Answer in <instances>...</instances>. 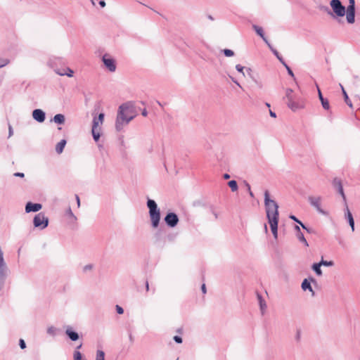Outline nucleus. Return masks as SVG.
I'll list each match as a JSON object with an SVG mask.
<instances>
[{"label": "nucleus", "instance_id": "nucleus-1", "mask_svg": "<svg viewBox=\"0 0 360 360\" xmlns=\"http://www.w3.org/2000/svg\"><path fill=\"white\" fill-rule=\"evenodd\" d=\"M264 202L266 207V215L272 233L275 238H277L278 205L274 200L269 198V193L268 191H266L264 193Z\"/></svg>", "mask_w": 360, "mask_h": 360}, {"label": "nucleus", "instance_id": "nucleus-2", "mask_svg": "<svg viewBox=\"0 0 360 360\" xmlns=\"http://www.w3.org/2000/svg\"><path fill=\"white\" fill-rule=\"evenodd\" d=\"M136 115L134 106L130 103L121 105L116 119L115 127L120 131Z\"/></svg>", "mask_w": 360, "mask_h": 360}, {"label": "nucleus", "instance_id": "nucleus-3", "mask_svg": "<svg viewBox=\"0 0 360 360\" xmlns=\"http://www.w3.org/2000/svg\"><path fill=\"white\" fill-rule=\"evenodd\" d=\"M286 98L288 99L287 105L293 111H296L300 109H302L305 106L304 101L297 97L292 90L287 89L285 93Z\"/></svg>", "mask_w": 360, "mask_h": 360}, {"label": "nucleus", "instance_id": "nucleus-4", "mask_svg": "<svg viewBox=\"0 0 360 360\" xmlns=\"http://www.w3.org/2000/svg\"><path fill=\"white\" fill-rule=\"evenodd\" d=\"M147 205L149 208L152 225L154 228H157L160 219V210L158 208L157 204L153 200L149 199L147 202Z\"/></svg>", "mask_w": 360, "mask_h": 360}, {"label": "nucleus", "instance_id": "nucleus-5", "mask_svg": "<svg viewBox=\"0 0 360 360\" xmlns=\"http://www.w3.org/2000/svg\"><path fill=\"white\" fill-rule=\"evenodd\" d=\"M104 122V114L100 113L98 117H94L93 119L91 133L94 139L98 141L101 136V127Z\"/></svg>", "mask_w": 360, "mask_h": 360}, {"label": "nucleus", "instance_id": "nucleus-6", "mask_svg": "<svg viewBox=\"0 0 360 360\" xmlns=\"http://www.w3.org/2000/svg\"><path fill=\"white\" fill-rule=\"evenodd\" d=\"M330 5L333 12L340 17H342L345 14V7L342 5L340 0H332Z\"/></svg>", "mask_w": 360, "mask_h": 360}, {"label": "nucleus", "instance_id": "nucleus-7", "mask_svg": "<svg viewBox=\"0 0 360 360\" xmlns=\"http://www.w3.org/2000/svg\"><path fill=\"white\" fill-rule=\"evenodd\" d=\"M48 218L43 213L37 214L34 218V225L36 227L44 229L48 226Z\"/></svg>", "mask_w": 360, "mask_h": 360}, {"label": "nucleus", "instance_id": "nucleus-8", "mask_svg": "<svg viewBox=\"0 0 360 360\" xmlns=\"http://www.w3.org/2000/svg\"><path fill=\"white\" fill-rule=\"evenodd\" d=\"M349 5L347 9V20L349 23L354 22V13H355V2L354 0H349Z\"/></svg>", "mask_w": 360, "mask_h": 360}, {"label": "nucleus", "instance_id": "nucleus-9", "mask_svg": "<svg viewBox=\"0 0 360 360\" xmlns=\"http://www.w3.org/2000/svg\"><path fill=\"white\" fill-rule=\"evenodd\" d=\"M103 62L105 67L110 71L115 72L116 70L115 61L109 55L105 54L103 56Z\"/></svg>", "mask_w": 360, "mask_h": 360}, {"label": "nucleus", "instance_id": "nucleus-10", "mask_svg": "<svg viewBox=\"0 0 360 360\" xmlns=\"http://www.w3.org/2000/svg\"><path fill=\"white\" fill-rule=\"evenodd\" d=\"M165 221L168 226L174 227L179 222V218L176 214L171 212L166 215Z\"/></svg>", "mask_w": 360, "mask_h": 360}, {"label": "nucleus", "instance_id": "nucleus-11", "mask_svg": "<svg viewBox=\"0 0 360 360\" xmlns=\"http://www.w3.org/2000/svg\"><path fill=\"white\" fill-rule=\"evenodd\" d=\"M309 201L319 212H322L321 209V198L319 196H309Z\"/></svg>", "mask_w": 360, "mask_h": 360}, {"label": "nucleus", "instance_id": "nucleus-12", "mask_svg": "<svg viewBox=\"0 0 360 360\" xmlns=\"http://www.w3.org/2000/svg\"><path fill=\"white\" fill-rule=\"evenodd\" d=\"M333 185L334 186V187L338 188L340 194L342 195L343 200L345 201L346 200V197H345V195L344 193V191H343V187H342L341 179H339V178H335L333 180Z\"/></svg>", "mask_w": 360, "mask_h": 360}, {"label": "nucleus", "instance_id": "nucleus-13", "mask_svg": "<svg viewBox=\"0 0 360 360\" xmlns=\"http://www.w3.org/2000/svg\"><path fill=\"white\" fill-rule=\"evenodd\" d=\"M41 205L39 203L27 202L25 206L26 212H37L41 209Z\"/></svg>", "mask_w": 360, "mask_h": 360}, {"label": "nucleus", "instance_id": "nucleus-14", "mask_svg": "<svg viewBox=\"0 0 360 360\" xmlns=\"http://www.w3.org/2000/svg\"><path fill=\"white\" fill-rule=\"evenodd\" d=\"M32 116H33V118L39 122H42L44 121L45 120V114L44 112L40 110V109H37V110H34L32 112Z\"/></svg>", "mask_w": 360, "mask_h": 360}, {"label": "nucleus", "instance_id": "nucleus-15", "mask_svg": "<svg viewBox=\"0 0 360 360\" xmlns=\"http://www.w3.org/2000/svg\"><path fill=\"white\" fill-rule=\"evenodd\" d=\"M65 334L72 341H76L79 339V335L77 333L72 330V328L68 327L65 330Z\"/></svg>", "mask_w": 360, "mask_h": 360}, {"label": "nucleus", "instance_id": "nucleus-16", "mask_svg": "<svg viewBox=\"0 0 360 360\" xmlns=\"http://www.w3.org/2000/svg\"><path fill=\"white\" fill-rule=\"evenodd\" d=\"M56 73L60 76L67 75L69 77H72L73 76V70L69 68L58 70H56Z\"/></svg>", "mask_w": 360, "mask_h": 360}, {"label": "nucleus", "instance_id": "nucleus-17", "mask_svg": "<svg viewBox=\"0 0 360 360\" xmlns=\"http://www.w3.org/2000/svg\"><path fill=\"white\" fill-rule=\"evenodd\" d=\"M346 217L349 221V225L352 228V231L354 230V221L352 213L350 212L348 207H346Z\"/></svg>", "mask_w": 360, "mask_h": 360}, {"label": "nucleus", "instance_id": "nucleus-18", "mask_svg": "<svg viewBox=\"0 0 360 360\" xmlns=\"http://www.w3.org/2000/svg\"><path fill=\"white\" fill-rule=\"evenodd\" d=\"M319 99L321 102V104H322V106L324 109L326 110H328L329 108H330V105H329V102L327 99H325L323 96H322V94L320 91V89H319Z\"/></svg>", "mask_w": 360, "mask_h": 360}, {"label": "nucleus", "instance_id": "nucleus-19", "mask_svg": "<svg viewBox=\"0 0 360 360\" xmlns=\"http://www.w3.org/2000/svg\"><path fill=\"white\" fill-rule=\"evenodd\" d=\"M65 144H66L65 140H61L59 143H58V144L56 145V150L58 154H60L63 152Z\"/></svg>", "mask_w": 360, "mask_h": 360}, {"label": "nucleus", "instance_id": "nucleus-20", "mask_svg": "<svg viewBox=\"0 0 360 360\" xmlns=\"http://www.w3.org/2000/svg\"><path fill=\"white\" fill-rule=\"evenodd\" d=\"M82 344H80L77 347V349L74 352L73 357L74 360H85L82 359V355L80 352L78 351L79 349L82 347Z\"/></svg>", "mask_w": 360, "mask_h": 360}, {"label": "nucleus", "instance_id": "nucleus-21", "mask_svg": "<svg viewBox=\"0 0 360 360\" xmlns=\"http://www.w3.org/2000/svg\"><path fill=\"white\" fill-rule=\"evenodd\" d=\"M53 120L56 123L63 124L65 122V116L62 114H57L54 116Z\"/></svg>", "mask_w": 360, "mask_h": 360}, {"label": "nucleus", "instance_id": "nucleus-22", "mask_svg": "<svg viewBox=\"0 0 360 360\" xmlns=\"http://www.w3.org/2000/svg\"><path fill=\"white\" fill-rule=\"evenodd\" d=\"M5 262L4 261L3 252L0 249V276H2L4 274V268H5Z\"/></svg>", "mask_w": 360, "mask_h": 360}, {"label": "nucleus", "instance_id": "nucleus-23", "mask_svg": "<svg viewBox=\"0 0 360 360\" xmlns=\"http://www.w3.org/2000/svg\"><path fill=\"white\" fill-rule=\"evenodd\" d=\"M321 264L315 263L312 266L313 270L316 272V274L319 276L322 275V271L321 270Z\"/></svg>", "mask_w": 360, "mask_h": 360}, {"label": "nucleus", "instance_id": "nucleus-24", "mask_svg": "<svg viewBox=\"0 0 360 360\" xmlns=\"http://www.w3.org/2000/svg\"><path fill=\"white\" fill-rule=\"evenodd\" d=\"M302 288L303 289V290H306L309 289L310 291L313 292L311 286L309 282H308V281L307 279H304L303 281V282L302 283Z\"/></svg>", "mask_w": 360, "mask_h": 360}, {"label": "nucleus", "instance_id": "nucleus-25", "mask_svg": "<svg viewBox=\"0 0 360 360\" xmlns=\"http://www.w3.org/2000/svg\"><path fill=\"white\" fill-rule=\"evenodd\" d=\"M342 93H343V95H344V98H345V101L346 102V103L350 107V108H352V101L349 100L348 96H347V94L346 93L345 90L344 89V88L342 86Z\"/></svg>", "mask_w": 360, "mask_h": 360}, {"label": "nucleus", "instance_id": "nucleus-26", "mask_svg": "<svg viewBox=\"0 0 360 360\" xmlns=\"http://www.w3.org/2000/svg\"><path fill=\"white\" fill-rule=\"evenodd\" d=\"M228 184L232 191H236L238 190V185L236 181L231 180L228 183Z\"/></svg>", "mask_w": 360, "mask_h": 360}, {"label": "nucleus", "instance_id": "nucleus-27", "mask_svg": "<svg viewBox=\"0 0 360 360\" xmlns=\"http://www.w3.org/2000/svg\"><path fill=\"white\" fill-rule=\"evenodd\" d=\"M255 30L256 31L257 34H259L264 41H266V39L264 36L263 30L262 27L258 26H254Z\"/></svg>", "mask_w": 360, "mask_h": 360}, {"label": "nucleus", "instance_id": "nucleus-28", "mask_svg": "<svg viewBox=\"0 0 360 360\" xmlns=\"http://www.w3.org/2000/svg\"><path fill=\"white\" fill-rule=\"evenodd\" d=\"M96 360H105V353L101 350L97 351Z\"/></svg>", "mask_w": 360, "mask_h": 360}, {"label": "nucleus", "instance_id": "nucleus-29", "mask_svg": "<svg viewBox=\"0 0 360 360\" xmlns=\"http://www.w3.org/2000/svg\"><path fill=\"white\" fill-rule=\"evenodd\" d=\"M319 263L321 264V266L323 265L327 266H331L334 264L333 261H324L323 259Z\"/></svg>", "mask_w": 360, "mask_h": 360}, {"label": "nucleus", "instance_id": "nucleus-30", "mask_svg": "<svg viewBox=\"0 0 360 360\" xmlns=\"http://www.w3.org/2000/svg\"><path fill=\"white\" fill-rule=\"evenodd\" d=\"M297 237L299 238L300 240H301L302 242L304 243V244L308 246V243L305 239V238L304 237V235L302 233L300 232L298 233L297 234Z\"/></svg>", "mask_w": 360, "mask_h": 360}, {"label": "nucleus", "instance_id": "nucleus-31", "mask_svg": "<svg viewBox=\"0 0 360 360\" xmlns=\"http://www.w3.org/2000/svg\"><path fill=\"white\" fill-rule=\"evenodd\" d=\"M9 60L7 58L0 59V68L6 66L9 63Z\"/></svg>", "mask_w": 360, "mask_h": 360}, {"label": "nucleus", "instance_id": "nucleus-32", "mask_svg": "<svg viewBox=\"0 0 360 360\" xmlns=\"http://www.w3.org/2000/svg\"><path fill=\"white\" fill-rule=\"evenodd\" d=\"M224 53L227 57L233 56L234 54L233 51L230 49H224Z\"/></svg>", "mask_w": 360, "mask_h": 360}, {"label": "nucleus", "instance_id": "nucleus-33", "mask_svg": "<svg viewBox=\"0 0 360 360\" xmlns=\"http://www.w3.org/2000/svg\"><path fill=\"white\" fill-rule=\"evenodd\" d=\"M290 217V219H293L294 221L297 222L299 224H300L303 229H307L306 226L300 221H299L295 216L292 215Z\"/></svg>", "mask_w": 360, "mask_h": 360}, {"label": "nucleus", "instance_id": "nucleus-34", "mask_svg": "<svg viewBox=\"0 0 360 360\" xmlns=\"http://www.w3.org/2000/svg\"><path fill=\"white\" fill-rule=\"evenodd\" d=\"M47 332L50 335H54L56 333V328H54L53 326H51L48 328Z\"/></svg>", "mask_w": 360, "mask_h": 360}, {"label": "nucleus", "instance_id": "nucleus-35", "mask_svg": "<svg viewBox=\"0 0 360 360\" xmlns=\"http://www.w3.org/2000/svg\"><path fill=\"white\" fill-rule=\"evenodd\" d=\"M258 299L259 300L260 307L262 309H263L264 307H266V304L262 300V297L260 295H258Z\"/></svg>", "mask_w": 360, "mask_h": 360}, {"label": "nucleus", "instance_id": "nucleus-36", "mask_svg": "<svg viewBox=\"0 0 360 360\" xmlns=\"http://www.w3.org/2000/svg\"><path fill=\"white\" fill-rule=\"evenodd\" d=\"M116 309L119 314H122L124 312L123 309L121 307H120L119 305H116Z\"/></svg>", "mask_w": 360, "mask_h": 360}, {"label": "nucleus", "instance_id": "nucleus-37", "mask_svg": "<svg viewBox=\"0 0 360 360\" xmlns=\"http://www.w3.org/2000/svg\"><path fill=\"white\" fill-rule=\"evenodd\" d=\"M174 340L177 343H181L182 342V338L181 337H179V336H177V335L174 336Z\"/></svg>", "mask_w": 360, "mask_h": 360}, {"label": "nucleus", "instance_id": "nucleus-38", "mask_svg": "<svg viewBox=\"0 0 360 360\" xmlns=\"http://www.w3.org/2000/svg\"><path fill=\"white\" fill-rule=\"evenodd\" d=\"M236 68L238 72H240L243 73V75H244V73L243 72L244 68L243 66H241L240 65H237Z\"/></svg>", "mask_w": 360, "mask_h": 360}, {"label": "nucleus", "instance_id": "nucleus-39", "mask_svg": "<svg viewBox=\"0 0 360 360\" xmlns=\"http://www.w3.org/2000/svg\"><path fill=\"white\" fill-rule=\"evenodd\" d=\"M20 347L21 349H25L26 347L25 341L22 339L20 340Z\"/></svg>", "mask_w": 360, "mask_h": 360}, {"label": "nucleus", "instance_id": "nucleus-40", "mask_svg": "<svg viewBox=\"0 0 360 360\" xmlns=\"http://www.w3.org/2000/svg\"><path fill=\"white\" fill-rule=\"evenodd\" d=\"M14 176L19 177H24V174L21 172H16L14 174Z\"/></svg>", "mask_w": 360, "mask_h": 360}, {"label": "nucleus", "instance_id": "nucleus-41", "mask_svg": "<svg viewBox=\"0 0 360 360\" xmlns=\"http://www.w3.org/2000/svg\"><path fill=\"white\" fill-rule=\"evenodd\" d=\"M286 68H287L289 75H291L292 77H294V74H293L292 71L290 70V68L289 67H288L287 65H286Z\"/></svg>", "mask_w": 360, "mask_h": 360}, {"label": "nucleus", "instance_id": "nucleus-42", "mask_svg": "<svg viewBox=\"0 0 360 360\" xmlns=\"http://www.w3.org/2000/svg\"><path fill=\"white\" fill-rule=\"evenodd\" d=\"M202 288V292H203L204 294H205V293H206V287H205V284H202V288Z\"/></svg>", "mask_w": 360, "mask_h": 360}, {"label": "nucleus", "instance_id": "nucleus-43", "mask_svg": "<svg viewBox=\"0 0 360 360\" xmlns=\"http://www.w3.org/2000/svg\"><path fill=\"white\" fill-rule=\"evenodd\" d=\"M269 114H270L271 117H276V113H275V112H273L272 110H269Z\"/></svg>", "mask_w": 360, "mask_h": 360}, {"label": "nucleus", "instance_id": "nucleus-44", "mask_svg": "<svg viewBox=\"0 0 360 360\" xmlns=\"http://www.w3.org/2000/svg\"><path fill=\"white\" fill-rule=\"evenodd\" d=\"M99 4L101 7H104L105 6V2L104 1H100Z\"/></svg>", "mask_w": 360, "mask_h": 360}, {"label": "nucleus", "instance_id": "nucleus-45", "mask_svg": "<svg viewBox=\"0 0 360 360\" xmlns=\"http://www.w3.org/2000/svg\"><path fill=\"white\" fill-rule=\"evenodd\" d=\"M13 134L12 127L9 126V136H11Z\"/></svg>", "mask_w": 360, "mask_h": 360}, {"label": "nucleus", "instance_id": "nucleus-46", "mask_svg": "<svg viewBox=\"0 0 360 360\" xmlns=\"http://www.w3.org/2000/svg\"><path fill=\"white\" fill-rule=\"evenodd\" d=\"M142 115L144 116V117L147 116V111H146V110H143V111L142 112Z\"/></svg>", "mask_w": 360, "mask_h": 360}, {"label": "nucleus", "instance_id": "nucleus-47", "mask_svg": "<svg viewBox=\"0 0 360 360\" xmlns=\"http://www.w3.org/2000/svg\"><path fill=\"white\" fill-rule=\"evenodd\" d=\"M129 340H130V341H131V342H133V341H134V338H133V336H132L131 335H129Z\"/></svg>", "mask_w": 360, "mask_h": 360}, {"label": "nucleus", "instance_id": "nucleus-48", "mask_svg": "<svg viewBox=\"0 0 360 360\" xmlns=\"http://www.w3.org/2000/svg\"><path fill=\"white\" fill-rule=\"evenodd\" d=\"M224 179H229V175L228 174H225L224 175Z\"/></svg>", "mask_w": 360, "mask_h": 360}, {"label": "nucleus", "instance_id": "nucleus-49", "mask_svg": "<svg viewBox=\"0 0 360 360\" xmlns=\"http://www.w3.org/2000/svg\"><path fill=\"white\" fill-rule=\"evenodd\" d=\"M295 229L298 231V233L300 232V229L298 226H295Z\"/></svg>", "mask_w": 360, "mask_h": 360}, {"label": "nucleus", "instance_id": "nucleus-50", "mask_svg": "<svg viewBox=\"0 0 360 360\" xmlns=\"http://www.w3.org/2000/svg\"><path fill=\"white\" fill-rule=\"evenodd\" d=\"M248 189L250 190V195H251V196H252L253 195H252V193L250 191V186H249V185H248Z\"/></svg>", "mask_w": 360, "mask_h": 360}, {"label": "nucleus", "instance_id": "nucleus-51", "mask_svg": "<svg viewBox=\"0 0 360 360\" xmlns=\"http://www.w3.org/2000/svg\"><path fill=\"white\" fill-rule=\"evenodd\" d=\"M77 200L78 205H79L80 201H79V198L78 196H77Z\"/></svg>", "mask_w": 360, "mask_h": 360}, {"label": "nucleus", "instance_id": "nucleus-52", "mask_svg": "<svg viewBox=\"0 0 360 360\" xmlns=\"http://www.w3.org/2000/svg\"><path fill=\"white\" fill-rule=\"evenodd\" d=\"M149 286L148 282H146V290H148Z\"/></svg>", "mask_w": 360, "mask_h": 360}, {"label": "nucleus", "instance_id": "nucleus-53", "mask_svg": "<svg viewBox=\"0 0 360 360\" xmlns=\"http://www.w3.org/2000/svg\"><path fill=\"white\" fill-rule=\"evenodd\" d=\"M209 18H210V20H213V18H212V17L211 15H210V16H209Z\"/></svg>", "mask_w": 360, "mask_h": 360}, {"label": "nucleus", "instance_id": "nucleus-54", "mask_svg": "<svg viewBox=\"0 0 360 360\" xmlns=\"http://www.w3.org/2000/svg\"><path fill=\"white\" fill-rule=\"evenodd\" d=\"M91 1L92 4L94 5L95 4L94 1L93 0H91Z\"/></svg>", "mask_w": 360, "mask_h": 360}, {"label": "nucleus", "instance_id": "nucleus-55", "mask_svg": "<svg viewBox=\"0 0 360 360\" xmlns=\"http://www.w3.org/2000/svg\"><path fill=\"white\" fill-rule=\"evenodd\" d=\"M266 106L270 107V105L269 103H266Z\"/></svg>", "mask_w": 360, "mask_h": 360}]
</instances>
